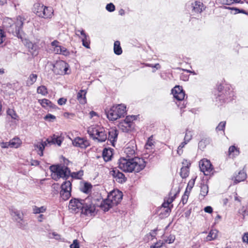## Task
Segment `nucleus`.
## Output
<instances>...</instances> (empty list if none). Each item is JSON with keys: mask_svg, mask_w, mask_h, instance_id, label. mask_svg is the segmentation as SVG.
<instances>
[{"mask_svg": "<svg viewBox=\"0 0 248 248\" xmlns=\"http://www.w3.org/2000/svg\"><path fill=\"white\" fill-rule=\"evenodd\" d=\"M179 193V191L175 193H172V191L171 190L169 194V197H166V199L171 203L172 204V202L174 201L177 195Z\"/></svg>", "mask_w": 248, "mask_h": 248, "instance_id": "45", "label": "nucleus"}, {"mask_svg": "<svg viewBox=\"0 0 248 248\" xmlns=\"http://www.w3.org/2000/svg\"><path fill=\"white\" fill-rule=\"evenodd\" d=\"M179 193V191L175 193H172V191L171 190L169 194V197H166V199L171 203L172 204V202L174 201L177 195Z\"/></svg>", "mask_w": 248, "mask_h": 248, "instance_id": "47", "label": "nucleus"}, {"mask_svg": "<svg viewBox=\"0 0 248 248\" xmlns=\"http://www.w3.org/2000/svg\"><path fill=\"white\" fill-rule=\"evenodd\" d=\"M123 194L122 192L119 190H114L108 194L107 199L114 206L117 205L121 202Z\"/></svg>", "mask_w": 248, "mask_h": 248, "instance_id": "13", "label": "nucleus"}, {"mask_svg": "<svg viewBox=\"0 0 248 248\" xmlns=\"http://www.w3.org/2000/svg\"><path fill=\"white\" fill-rule=\"evenodd\" d=\"M48 145L47 143L46 140L43 141H42L38 143L37 144H35L34 145V147L35 150L38 149L37 151L38 154L40 156H42L44 155V150L45 148V147Z\"/></svg>", "mask_w": 248, "mask_h": 248, "instance_id": "23", "label": "nucleus"}, {"mask_svg": "<svg viewBox=\"0 0 248 248\" xmlns=\"http://www.w3.org/2000/svg\"><path fill=\"white\" fill-rule=\"evenodd\" d=\"M182 164L184 165L183 167H188V168H189V167L190 166V163L189 161L186 159H184Z\"/></svg>", "mask_w": 248, "mask_h": 248, "instance_id": "63", "label": "nucleus"}, {"mask_svg": "<svg viewBox=\"0 0 248 248\" xmlns=\"http://www.w3.org/2000/svg\"><path fill=\"white\" fill-rule=\"evenodd\" d=\"M83 201L84 199H72L69 203V210L73 213L77 214L80 212L82 214Z\"/></svg>", "mask_w": 248, "mask_h": 248, "instance_id": "10", "label": "nucleus"}, {"mask_svg": "<svg viewBox=\"0 0 248 248\" xmlns=\"http://www.w3.org/2000/svg\"><path fill=\"white\" fill-rule=\"evenodd\" d=\"M228 153L230 157H235L238 155L240 153L239 148L234 145L231 146L229 148Z\"/></svg>", "mask_w": 248, "mask_h": 248, "instance_id": "30", "label": "nucleus"}, {"mask_svg": "<svg viewBox=\"0 0 248 248\" xmlns=\"http://www.w3.org/2000/svg\"><path fill=\"white\" fill-rule=\"evenodd\" d=\"M188 199V197L186 194H184L182 196V199H181V202L183 203V205H185Z\"/></svg>", "mask_w": 248, "mask_h": 248, "instance_id": "61", "label": "nucleus"}, {"mask_svg": "<svg viewBox=\"0 0 248 248\" xmlns=\"http://www.w3.org/2000/svg\"><path fill=\"white\" fill-rule=\"evenodd\" d=\"M242 240L244 242H246L248 244V232L244 233Z\"/></svg>", "mask_w": 248, "mask_h": 248, "instance_id": "64", "label": "nucleus"}, {"mask_svg": "<svg viewBox=\"0 0 248 248\" xmlns=\"http://www.w3.org/2000/svg\"><path fill=\"white\" fill-rule=\"evenodd\" d=\"M192 138V134L191 131L186 130L184 137V140L188 142Z\"/></svg>", "mask_w": 248, "mask_h": 248, "instance_id": "56", "label": "nucleus"}, {"mask_svg": "<svg viewBox=\"0 0 248 248\" xmlns=\"http://www.w3.org/2000/svg\"><path fill=\"white\" fill-rule=\"evenodd\" d=\"M211 140L208 138L202 139L199 142V149L202 151H203L206 147L211 143Z\"/></svg>", "mask_w": 248, "mask_h": 248, "instance_id": "28", "label": "nucleus"}, {"mask_svg": "<svg viewBox=\"0 0 248 248\" xmlns=\"http://www.w3.org/2000/svg\"><path fill=\"white\" fill-rule=\"evenodd\" d=\"M192 12L196 13H201L205 10V7L203 3L200 1L196 0L191 3Z\"/></svg>", "mask_w": 248, "mask_h": 248, "instance_id": "21", "label": "nucleus"}, {"mask_svg": "<svg viewBox=\"0 0 248 248\" xmlns=\"http://www.w3.org/2000/svg\"><path fill=\"white\" fill-rule=\"evenodd\" d=\"M14 214L15 215V220L17 222H20L21 221H23V214H20L18 211H15L14 212Z\"/></svg>", "mask_w": 248, "mask_h": 248, "instance_id": "49", "label": "nucleus"}, {"mask_svg": "<svg viewBox=\"0 0 248 248\" xmlns=\"http://www.w3.org/2000/svg\"><path fill=\"white\" fill-rule=\"evenodd\" d=\"M226 122L222 121L219 123L218 125L216 127V131H224L225 128Z\"/></svg>", "mask_w": 248, "mask_h": 248, "instance_id": "52", "label": "nucleus"}, {"mask_svg": "<svg viewBox=\"0 0 248 248\" xmlns=\"http://www.w3.org/2000/svg\"><path fill=\"white\" fill-rule=\"evenodd\" d=\"M217 236V231L216 230H211L206 237L207 241H210L216 239Z\"/></svg>", "mask_w": 248, "mask_h": 248, "instance_id": "34", "label": "nucleus"}, {"mask_svg": "<svg viewBox=\"0 0 248 248\" xmlns=\"http://www.w3.org/2000/svg\"><path fill=\"white\" fill-rule=\"evenodd\" d=\"M118 131L117 130L116 127H112L109 129L108 132V137L107 138L108 140L112 143V145L114 146V143L117 140Z\"/></svg>", "mask_w": 248, "mask_h": 248, "instance_id": "20", "label": "nucleus"}, {"mask_svg": "<svg viewBox=\"0 0 248 248\" xmlns=\"http://www.w3.org/2000/svg\"><path fill=\"white\" fill-rule=\"evenodd\" d=\"M136 146L133 142H130L127 144L124 149V153L127 158H132L135 157Z\"/></svg>", "mask_w": 248, "mask_h": 248, "instance_id": "17", "label": "nucleus"}, {"mask_svg": "<svg viewBox=\"0 0 248 248\" xmlns=\"http://www.w3.org/2000/svg\"><path fill=\"white\" fill-rule=\"evenodd\" d=\"M113 50L114 53L117 55H121L122 53L123 50L120 46V41H116L114 42Z\"/></svg>", "mask_w": 248, "mask_h": 248, "instance_id": "35", "label": "nucleus"}, {"mask_svg": "<svg viewBox=\"0 0 248 248\" xmlns=\"http://www.w3.org/2000/svg\"><path fill=\"white\" fill-rule=\"evenodd\" d=\"M114 205L108 201V199L102 200L99 206L104 211H108L110 208Z\"/></svg>", "mask_w": 248, "mask_h": 248, "instance_id": "31", "label": "nucleus"}, {"mask_svg": "<svg viewBox=\"0 0 248 248\" xmlns=\"http://www.w3.org/2000/svg\"><path fill=\"white\" fill-rule=\"evenodd\" d=\"M106 8L108 12H112L115 10V6L113 3H110L107 5Z\"/></svg>", "mask_w": 248, "mask_h": 248, "instance_id": "57", "label": "nucleus"}, {"mask_svg": "<svg viewBox=\"0 0 248 248\" xmlns=\"http://www.w3.org/2000/svg\"><path fill=\"white\" fill-rule=\"evenodd\" d=\"M44 119L46 121H53L56 119V117L51 114H47L44 117Z\"/></svg>", "mask_w": 248, "mask_h": 248, "instance_id": "58", "label": "nucleus"}, {"mask_svg": "<svg viewBox=\"0 0 248 248\" xmlns=\"http://www.w3.org/2000/svg\"><path fill=\"white\" fill-rule=\"evenodd\" d=\"M38 102L43 108H50L52 109H55L57 108L55 105L47 99L44 98L42 99H39Z\"/></svg>", "mask_w": 248, "mask_h": 248, "instance_id": "24", "label": "nucleus"}, {"mask_svg": "<svg viewBox=\"0 0 248 248\" xmlns=\"http://www.w3.org/2000/svg\"><path fill=\"white\" fill-rule=\"evenodd\" d=\"M46 140L48 145L57 144L58 146H60L62 142L61 138L55 135L49 137Z\"/></svg>", "mask_w": 248, "mask_h": 248, "instance_id": "22", "label": "nucleus"}, {"mask_svg": "<svg viewBox=\"0 0 248 248\" xmlns=\"http://www.w3.org/2000/svg\"><path fill=\"white\" fill-rule=\"evenodd\" d=\"M217 96L216 98V105L218 106L231 101L232 99L234 93L229 85H223L220 84L217 86Z\"/></svg>", "mask_w": 248, "mask_h": 248, "instance_id": "2", "label": "nucleus"}, {"mask_svg": "<svg viewBox=\"0 0 248 248\" xmlns=\"http://www.w3.org/2000/svg\"><path fill=\"white\" fill-rule=\"evenodd\" d=\"M73 144L75 146L84 149L90 145V143L88 140L80 137L76 138L73 141Z\"/></svg>", "mask_w": 248, "mask_h": 248, "instance_id": "19", "label": "nucleus"}, {"mask_svg": "<svg viewBox=\"0 0 248 248\" xmlns=\"http://www.w3.org/2000/svg\"><path fill=\"white\" fill-rule=\"evenodd\" d=\"M173 204H171L165 198L164 199L163 203L162 204L160 209H166L168 208H170V209H171L173 208Z\"/></svg>", "mask_w": 248, "mask_h": 248, "instance_id": "48", "label": "nucleus"}, {"mask_svg": "<svg viewBox=\"0 0 248 248\" xmlns=\"http://www.w3.org/2000/svg\"><path fill=\"white\" fill-rule=\"evenodd\" d=\"M171 93L174 98L178 101L184 99L186 94L182 86L176 85L172 90Z\"/></svg>", "mask_w": 248, "mask_h": 248, "instance_id": "14", "label": "nucleus"}, {"mask_svg": "<svg viewBox=\"0 0 248 248\" xmlns=\"http://www.w3.org/2000/svg\"><path fill=\"white\" fill-rule=\"evenodd\" d=\"M209 187L208 185L204 183L201 184L200 193L199 195L200 198H201L202 199H203L207 195Z\"/></svg>", "mask_w": 248, "mask_h": 248, "instance_id": "29", "label": "nucleus"}, {"mask_svg": "<svg viewBox=\"0 0 248 248\" xmlns=\"http://www.w3.org/2000/svg\"><path fill=\"white\" fill-rule=\"evenodd\" d=\"M188 142L185 140L182 142L181 144L178 146L177 149V154L179 155H181L183 153V148H184Z\"/></svg>", "mask_w": 248, "mask_h": 248, "instance_id": "51", "label": "nucleus"}, {"mask_svg": "<svg viewBox=\"0 0 248 248\" xmlns=\"http://www.w3.org/2000/svg\"><path fill=\"white\" fill-rule=\"evenodd\" d=\"M6 113L12 119L18 120L19 116L14 109L8 108L6 111Z\"/></svg>", "mask_w": 248, "mask_h": 248, "instance_id": "39", "label": "nucleus"}, {"mask_svg": "<svg viewBox=\"0 0 248 248\" xmlns=\"http://www.w3.org/2000/svg\"><path fill=\"white\" fill-rule=\"evenodd\" d=\"M153 136H152L149 138L146 143L145 145V148L146 149H150L153 145Z\"/></svg>", "mask_w": 248, "mask_h": 248, "instance_id": "53", "label": "nucleus"}, {"mask_svg": "<svg viewBox=\"0 0 248 248\" xmlns=\"http://www.w3.org/2000/svg\"><path fill=\"white\" fill-rule=\"evenodd\" d=\"M197 177L195 176L194 177H192L188 182V184H187V187L186 188H188V189H192V188L193 187L194 185H195V180H196V179Z\"/></svg>", "mask_w": 248, "mask_h": 248, "instance_id": "54", "label": "nucleus"}, {"mask_svg": "<svg viewBox=\"0 0 248 248\" xmlns=\"http://www.w3.org/2000/svg\"><path fill=\"white\" fill-rule=\"evenodd\" d=\"M133 121V116H128L126 117V118L123 121L127 122V123H128V124H132V125H134Z\"/></svg>", "mask_w": 248, "mask_h": 248, "instance_id": "59", "label": "nucleus"}, {"mask_svg": "<svg viewBox=\"0 0 248 248\" xmlns=\"http://www.w3.org/2000/svg\"><path fill=\"white\" fill-rule=\"evenodd\" d=\"M134 125L127 123L124 121L120 122L118 126L123 132H127L130 131L133 128Z\"/></svg>", "mask_w": 248, "mask_h": 248, "instance_id": "27", "label": "nucleus"}, {"mask_svg": "<svg viewBox=\"0 0 248 248\" xmlns=\"http://www.w3.org/2000/svg\"><path fill=\"white\" fill-rule=\"evenodd\" d=\"M160 210L161 212L160 213V216H161V217H168L171 211L170 208L162 209Z\"/></svg>", "mask_w": 248, "mask_h": 248, "instance_id": "44", "label": "nucleus"}, {"mask_svg": "<svg viewBox=\"0 0 248 248\" xmlns=\"http://www.w3.org/2000/svg\"><path fill=\"white\" fill-rule=\"evenodd\" d=\"M70 248H79L78 240L76 239L73 241V243L70 245Z\"/></svg>", "mask_w": 248, "mask_h": 248, "instance_id": "60", "label": "nucleus"}, {"mask_svg": "<svg viewBox=\"0 0 248 248\" xmlns=\"http://www.w3.org/2000/svg\"><path fill=\"white\" fill-rule=\"evenodd\" d=\"M179 193V191L175 193H172V191L171 190L169 194V197H166V199L171 203L172 204V202L174 201L177 195Z\"/></svg>", "mask_w": 248, "mask_h": 248, "instance_id": "46", "label": "nucleus"}, {"mask_svg": "<svg viewBox=\"0 0 248 248\" xmlns=\"http://www.w3.org/2000/svg\"><path fill=\"white\" fill-rule=\"evenodd\" d=\"M175 239V236L174 235L170 234L163 241L165 242V244H171L174 242Z\"/></svg>", "mask_w": 248, "mask_h": 248, "instance_id": "50", "label": "nucleus"}, {"mask_svg": "<svg viewBox=\"0 0 248 248\" xmlns=\"http://www.w3.org/2000/svg\"><path fill=\"white\" fill-rule=\"evenodd\" d=\"M86 93V91L83 90H81L78 93L77 98L80 104H85L87 103Z\"/></svg>", "mask_w": 248, "mask_h": 248, "instance_id": "26", "label": "nucleus"}, {"mask_svg": "<svg viewBox=\"0 0 248 248\" xmlns=\"http://www.w3.org/2000/svg\"><path fill=\"white\" fill-rule=\"evenodd\" d=\"M112 149L111 148L104 149L102 153V156L104 160L106 162L109 161L111 160L113 155Z\"/></svg>", "mask_w": 248, "mask_h": 248, "instance_id": "25", "label": "nucleus"}, {"mask_svg": "<svg viewBox=\"0 0 248 248\" xmlns=\"http://www.w3.org/2000/svg\"><path fill=\"white\" fill-rule=\"evenodd\" d=\"M38 76L35 74H31L26 81V84L28 86L33 85L37 80Z\"/></svg>", "mask_w": 248, "mask_h": 248, "instance_id": "33", "label": "nucleus"}, {"mask_svg": "<svg viewBox=\"0 0 248 248\" xmlns=\"http://www.w3.org/2000/svg\"><path fill=\"white\" fill-rule=\"evenodd\" d=\"M189 168L188 167H182L180 172V175L183 178H186L189 175Z\"/></svg>", "mask_w": 248, "mask_h": 248, "instance_id": "40", "label": "nucleus"}, {"mask_svg": "<svg viewBox=\"0 0 248 248\" xmlns=\"http://www.w3.org/2000/svg\"><path fill=\"white\" fill-rule=\"evenodd\" d=\"M247 178V173L243 170H240L238 173H235L232 177V180L233 181L234 184H237L241 182L245 181Z\"/></svg>", "mask_w": 248, "mask_h": 248, "instance_id": "18", "label": "nucleus"}, {"mask_svg": "<svg viewBox=\"0 0 248 248\" xmlns=\"http://www.w3.org/2000/svg\"><path fill=\"white\" fill-rule=\"evenodd\" d=\"M83 175V171L82 170H80L77 172H73L71 173L70 176H71L72 178L80 179L82 176Z\"/></svg>", "mask_w": 248, "mask_h": 248, "instance_id": "42", "label": "nucleus"}, {"mask_svg": "<svg viewBox=\"0 0 248 248\" xmlns=\"http://www.w3.org/2000/svg\"><path fill=\"white\" fill-rule=\"evenodd\" d=\"M157 229H154L149 233H147L145 236L144 240L147 241H149L150 240H153L154 238H155V236L157 234Z\"/></svg>", "mask_w": 248, "mask_h": 248, "instance_id": "38", "label": "nucleus"}, {"mask_svg": "<svg viewBox=\"0 0 248 248\" xmlns=\"http://www.w3.org/2000/svg\"><path fill=\"white\" fill-rule=\"evenodd\" d=\"M53 51L56 54H62L64 56H67L69 54V52L64 47L60 46H57L56 48L53 49Z\"/></svg>", "mask_w": 248, "mask_h": 248, "instance_id": "32", "label": "nucleus"}, {"mask_svg": "<svg viewBox=\"0 0 248 248\" xmlns=\"http://www.w3.org/2000/svg\"><path fill=\"white\" fill-rule=\"evenodd\" d=\"M199 165L201 171L205 175L211 176L214 174V168L209 160L203 158L199 161Z\"/></svg>", "mask_w": 248, "mask_h": 248, "instance_id": "9", "label": "nucleus"}, {"mask_svg": "<svg viewBox=\"0 0 248 248\" xmlns=\"http://www.w3.org/2000/svg\"><path fill=\"white\" fill-rule=\"evenodd\" d=\"M46 211V206H42L40 207H39L36 205L32 206V211L33 213L34 214L45 213Z\"/></svg>", "mask_w": 248, "mask_h": 248, "instance_id": "36", "label": "nucleus"}, {"mask_svg": "<svg viewBox=\"0 0 248 248\" xmlns=\"http://www.w3.org/2000/svg\"><path fill=\"white\" fill-rule=\"evenodd\" d=\"M75 33L76 35L81 38L83 46L87 48H90V42L88 39V36L84 30L82 29L80 30H76Z\"/></svg>", "mask_w": 248, "mask_h": 248, "instance_id": "16", "label": "nucleus"}, {"mask_svg": "<svg viewBox=\"0 0 248 248\" xmlns=\"http://www.w3.org/2000/svg\"><path fill=\"white\" fill-rule=\"evenodd\" d=\"M72 184L70 181L63 182L61 186L60 196L64 200L66 201L71 196Z\"/></svg>", "mask_w": 248, "mask_h": 248, "instance_id": "11", "label": "nucleus"}, {"mask_svg": "<svg viewBox=\"0 0 248 248\" xmlns=\"http://www.w3.org/2000/svg\"><path fill=\"white\" fill-rule=\"evenodd\" d=\"M24 21V19L22 17L18 16L14 22L11 18H8L5 20V23L9 24V26L6 25V28L10 32L18 35L22 28Z\"/></svg>", "mask_w": 248, "mask_h": 248, "instance_id": "7", "label": "nucleus"}, {"mask_svg": "<svg viewBox=\"0 0 248 248\" xmlns=\"http://www.w3.org/2000/svg\"><path fill=\"white\" fill-rule=\"evenodd\" d=\"M146 162L140 157L127 158L121 157L118 160V168L125 172H139L144 169Z\"/></svg>", "mask_w": 248, "mask_h": 248, "instance_id": "1", "label": "nucleus"}, {"mask_svg": "<svg viewBox=\"0 0 248 248\" xmlns=\"http://www.w3.org/2000/svg\"><path fill=\"white\" fill-rule=\"evenodd\" d=\"M49 169L52 179L56 181L60 178L67 179L70 174V170L65 166L53 165L50 166Z\"/></svg>", "mask_w": 248, "mask_h": 248, "instance_id": "5", "label": "nucleus"}, {"mask_svg": "<svg viewBox=\"0 0 248 248\" xmlns=\"http://www.w3.org/2000/svg\"><path fill=\"white\" fill-rule=\"evenodd\" d=\"M68 64L63 61H57L53 65V71L57 75H65L68 70Z\"/></svg>", "mask_w": 248, "mask_h": 248, "instance_id": "12", "label": "nucleus"}, {"mask_svg": "<svg viewBox=\"0 0 248 248\" xmlns=\"http://www.w3.org/2000/svg\"><path fill=\"white\" fill-rule=\"evenodd\" d=\"M67 101V99L66 98H60V99H59V100H58V104L59 105H64L66 102Z\"/></svg>", "mask_w": 248, "mask_h": 248, "instance_id": "62", "label": "nucleus"}, {"mask_svg": "<svg viewBox=\"0 0 248 248\" xmlns=\"http://www.w3.org/2000/svg\"><path fill=\"white\" fill-rule=\"evenodd\" d=\"M87 132L91 138L99 142L105 141L107 139L108 132L100 125H91L88 127Z\"/></svg>", "mask_w": 248, "mask_h": 248, "instance_id": "4", "label": "nucleus"}, {"mask_svg": "<svg viewBox=\"0 0 248 248\" xmlns=\"http://www.w3.org/2000/svg\"><path fill=\"white\" fill-rule=\"evenodd\" d=\"M33 7L34 13L40 17L51 18L53 16V10L52 7H47L39 3L34 4Z\"/></svg>", "mask_w": 248, "mask_h": 248, "instance_id": "6", "label": "nucleus"}, {"mask_svg": "<svg viewBox=\"0 0 248 248\" xmlns=\"http://www.w3.org/2000/svg\"><path fill=\"white\" fill-rule=\"evenodd\" d=\"M37 93L43 95H46L48 93L47 88L44 85L39 86L37 89Z\"/></svg>", "mask_w": 248, "mask_h": 248, "instance_id": "41", "label": "nucleus"}, {"mask_svg": "<svg viewBox=\"0 0 248 248\" xmlns=\"http://www.w3.org/2000/svg\"><path fill=\"white\" fill-rule=\"evenodd\" d=\"M10 147L16 148L19 147L20 146V145L21 144V141L18 138H14L10 141Z\"/></svg>", "mask_w": 248, "mask_h": 248, "instance_id": "37", "label": "nucleus"}, {"mask_svg": "<svg viewBox=\"0 0 248 248\" xmlns=\"http://www.w3.org/2000/svg\"><path fill=\"white\" fill-rule=\"evenodd\" d=\"M110 173L115 181L119 183L123 184L127 180V178L124 174L116 168L113 169L111 170Z\"/></svg>", "mask_w": 248, "mask_h": 248, "instance_id": "15", "label": "nucleus"}, {"mask_svg": "<svg viewBox=\"0 0 248 248\" xmlns=\"http://www.w3.org/2000/svg\"><path fill=\"white\" fill-rule=\"evenodd\" d=\"M92 186L88 183H85L83 186L81 188V191L85 193H89L92 189Z\"/></svg>", "mask_w": 248, "mask_h": 248, "instance_id": "43", "label": "nucleus"}, {"mask_svg": "<svg viewBox=\"0 0 248 248\" xmlns=\"http://www.w3.org/2000/svg\"><path fill=\"white\" fill-rule=\"evenodd\" d=\"M126 106L123 104L114 105L110 108L105 109V113L108 119L114 121L122 117L126 114Z\"/></svg>", "mask_w": 248, "mask_h": 248, "instance_id": "3", "label": "nucleus"}, {"mask_svg": "<svg viewBox=\"0 0 248 248\" xmlns=\"http://www.w3.org/2000/svg\"><path fill=\"white\" fill-rule=\"evenodd\" d=\"M95 200L91 196H88L84 199L82 214L85 216H94L96 213Z\"/></svg>", "mask_w": 248, "mask_h": 248, "instance_id": "8", "label": "nucleus"}, {"mask_svg": "<svg viewBox=\"0 0 248 248\" xmlns=\"http://www.w3.org/2000/svg\"><path fill=\"white\" fill-rule=\"evenodd\" d=\"M165 242L163 240H159L155 243L154 245L150 246V248H159L161 247Z\"/></svg>", "mask_w": 248, "mask_h": 248, "instance_id": "55", "label": "nucleus"}]
</instances>
